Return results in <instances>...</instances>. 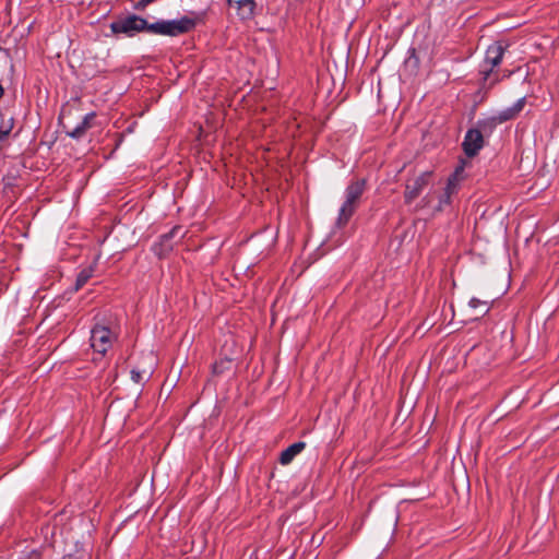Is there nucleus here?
<instances>
[{"label": "nucleus", "instance_id": "6ab92c4d", "mask_svg": "<svg viewBox=\"0 0 559 559\" xmlns=\"http://www.w3.org/2000/svg\"><path fill=\"white\" fill-rule=\"evenodd\" d=\"M20 559H40V552L38 550H32L23 555Z\"/></svg>", "mask_w": 559, "mask_h": 559}, {"label": "nucleus", "instance_id": "4468645a", "mask_svg": "<svg viewBox=\"0 0 559 559\" xmlns=\"http://www.w3.org/2000/svg\"><path fill=\"white\" fill-rule=\"evenodd\" d=\"M230 359H221L219 361H215L213 365V372L215 374H221L230 367Z\"/></svg>", "mask_w": 559, "mask_h": 559}, {"label": "nucleus", "instance_id": "ddd939ff", "mask_svg": "<svg viewBox=\"0 0 559 559\" xmlns=\"http://www.w3.org/2000/svg\"><path fill=\"white\" fill-rule=\"evenodd\" d=\"M93 272L94 270L92 267H86L79 273L75 281V290L81 289L88 282V280L93 276Z\"/></svg>", "mask_w": 559, "mask_h": 559}, {"label": "nucleus", "instance_id": "9d476101", "mask_svg": "<svg viewBox=\"0 0 559 559\" xmlns=\"http://www.w3.org/2000/svg\"><path fill=\"white\" fill-rule=\"evenodd\" d=\"M228 7L235 11V13L241 20L252 19L254 15L257 3L254 0H227Z\"/></svg>", "mask_w": 559, "mask_h": 559}, {"label": "nucleus", "instance_id": "f8f14e48", "mask_svg": "<svg viewBox=\"0 0 559 559\" xmlns=\"http://www.w3.org/2000/svg\"><path fill=\"white\" fill-rule=\"evenodd\" d=\"M95 112H90L84 116L83 120L72 130L67 131V134L73 139L82 138L85 132L92 128V121L95 118Z\"/></svg>", "mask_w": 559, "mask_h": 559}, {"label": "nucleus", "instance_id": "423d86ee", "mask_svg": "<svg viewBox=\"0 0 559 559\" xmlns=\"http://www.w3.org/2000/svg\"><path fill=\"white\" fill-rule=\"evenodd\" d=\"M464 167L461 165L455 168L454 173L449 177L443 193L439 197L438 211H443L450 205L451 197L457 192L460 182L463 180Z\"/></svg>", "mask_w": 559, "mask_h": 559}, {"label": "nucleus", "instance_id": "aec40b11", "mask_svg": "<svg viewBox=\"0 0 559 559\" xmlns=\"http://www.w3.org/2000/svg\"><path fill=\"white\" fill-rule=\"evenodd\" d=\"M9 133H10V128L0 129V148L2 147V144L7 140Z\"/></svg>", "mask_w": 559, "mask_h": 559}, {"label": "nucleus", "instance_id": "9b49d317", "mask_svg": "<svg viewBox=\"0 0 559 559\" xmlns=\"http://www.w3.org/2000/svg\"><path fill=\"white\" fill-rule=\"evenodd\" d=\"M306 448V443L302 441L295 442L282 451L280 455V463L282 465H288L293 462L296 455H298Z\"/></svg>", "mask_w": 559, "mask_h": 559}, {"label": "nucleus", "instance_id": "7ed1b4c3", "mask_svg": "<svg viewBox=\"0 0 559 559\" xmlns=\"http://www.w3.org/2000/svg\"><path fill=\"white\" fill-rule=\"evenodd\" d=\"M147 21L135 14L128 15L123 19L114 21L110 24V29L115 34H126L127 36H134L138 33L146 32Z\"/></svg>", "mask_w": 559, "mask_h": 559}, {"label": "nucleus", "instance_id": "1a4fd4ad", "mask_svg": "<svg viewBox=\"0 0 559 559\" xmlns=\"http://www.w3.org/2000/svg\"><path fill=\"white\" fill-rule=\"evenodd\" d=\"M464 153L473 157L475 156L480 148L484 146V138L478 129H469L464 138V141L462 143Z\"/></svg>", "mask_w": 559, "mask_h": 559}, {"label": "nucleus", "instance_id": "0eeeda50", "mask_svg": "<svg viewBox=\"0 0 559 559\" xmlns=\"http://www.w3.org/2000/svg\"><path fill=\"white\" fill-rule=\"evenodd\" d=\"M506 47L502 41H496L487 48L483 70L485 78L501 63Z\"/></svg>", "mask_w": 559, "mask_h": 559}, {"label": "nucleus", "instance_id": "dca6fc26", "mask_svg": "<svg viewBox=\"0 0 559 559\" xmlns=\"http://www.w3.org/2000/svg\"><path fill=\"white\" fill-rule=\"evenodd\" d=\"M515 117H516V115L513 112L511 107L501 110L498 116L500 122L511 120Z\"/></svg>", "mask_w": 559, "mask_h": 559}, {"label": "nucleus", "instance_id": "f257e3e1", "mask_svg": "<svg viewBox=\"0 0 559 559\" xmlns=\"http://www.w3.org/2000/svg\"><path fill=\"white\" fill-rule=\"evenodd\" d=\"M366 190V180L357 179L352 181L345 189V200L340 207L336 225L338 227L345 226L350 217L356 212L360 199Z\"/></svg>", "mask_w": 559, "mask_h": 559}, {"label": "nucleus", "instance_id": "2eb2a0df", "mask_svg": "<svg viewBox=\"0 0 559 559\" xmlns=\"http://www.w3.org/2000/svg\"><path fill=\"white\" fill-rule=\"evenodd\" d=\"M468 305H469V307H472L474 309L478 308L479 306H484L485 310H484L483 314H486L489 311V302L486 300H480V299L474 297L469 300Z\"/></svg>", "mask_w": 559, "mask_h": 559}, {"label": "nucleus", "instance_id": "f3484780", "mask_svg": "<svg viewBox=\"0 0 559 559\" xmlns=\"http://www.w3.org/2000/svg\"><path fill=\"white\" fill-rule=\"evenodd\" d=\"M525 97H522L520 99H518L512 106H511V109L513 110V112L518 116L524 108L525 106Z\"/></svg>", "mask_w": 559, "mask_h": 559}, {"label": "nucleus", "instance_id": "4be33fe9", "mask_svg": "<svg viewBox=\"0 0 559 559\" xmlns=\"http://www.w3.org/2000/svg\"><path fill=\"white\" fill-rule=\"evenodd\" d=\"M4 94V88L2 87V85L0 84V98L3 96Z\"/></svg>", "mask_w": 559, "mask_h": 559}, {"label": "nucleus", "instance_id": "6e6552de", "mask_svg": "<svg viewBox=\"0 0 559 559\" xmlns=\"http://www.w3.org/2000/svg\"><path fill=\"white\" fill-rule=\"evenodd\" d=\"M182 236V228L180 226H175L169 233H166L159 237V240L154 243L152 250L158 258H163L173 250L174 238Z\"/></svg>", "mask_w": 559, "mask_h": 559}, {"label": "nucleus", "instance_id": "20e7f679", "mask_svg": "<svg viewBox=\"0 0 559 559\" xmlns=\"http://www.w3.org/2000/svg\"><path fill=\"white\" fill-rule=\"evenodd\" d=\"M115 336L109 328L104 325H95L91 331V346L100 354L105 355L111 347Z\"/></svg>", "mask_w": 559, "mask_h": 559}, {"label": "nucleus", "instance_id": "f03ea898", "mask_svg": "<svg viewBox=\"0 0 559 559\" xmlns=\"http://www.w3.org/2000/svg\"><path fill=\"white\" fill-rule=\"evenodd\" d=\"M195 25V20L190 16H182L177 20H159L154 23L147 22L146 33L176 37L189 33Z\"/></svg>", "mask_w": 559, "mask_h": 559}, {"label": "nucleus", "instance_id": "39448f33", "mask_svg": "<svg viewBox=\"0 0 559 559\" xmlns=\"http://www.w3.org/2000/svg\"><path fill=\"white\" fill-rule=\"evenodd\" d=\"M431 176V171H424L406 182L404 191L405 203L411 204L421 194L424 189L429 185Z\"/></svg>", "mask_w": 559, "mask_h": 559}, {"label": "nucleus", "instance_id": "a211bd4d", "mask_svg": "<svg viewBox=\"0 0 559 559\" xmlns=\"http://www.w3.org/2000/svg\"><path fill=\"white\" fill-rule=\"evenodd\" d=\"M144 373H147L145 370L141 371V370H138V369H132L131 370V379L135 382V383H139L143 380V376Z\"/></svg>", "mask_w": 559, "mask_h": 559}, {"label": "nucleus", "instance_id": "412c9836", "mask_svg": "<svg viewBox=\"0 0 559 559\" xmlns=\"http://www.w3.org/2000/svg\"><path fill=\"white\" fill-rule=\"evenodd\" d=\"M148 1L147 0H140L135 5H134V9L135 10H144L147 5H148Z\"/></svg>", "mask_w": 559, "mask_h": 559}]
</instances>
